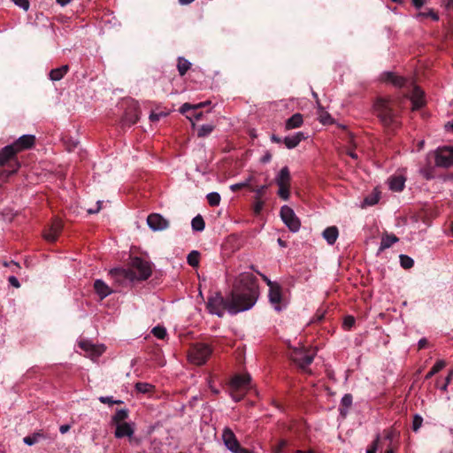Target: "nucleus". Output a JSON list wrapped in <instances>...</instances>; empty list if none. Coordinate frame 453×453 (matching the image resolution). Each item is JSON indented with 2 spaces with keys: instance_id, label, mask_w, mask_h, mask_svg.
Segmentation results:
<instances>
[{
  "instance_id": "nucleus-41",
  "label": "nucleus",
  "mask_w": 453,
  "mask_h": 453,
  "mask_svg": "<svg viewBox=\"0 0 453 453\" xmlns=\"http://www.w3.org/2000/svg\"><path fill=\"white\" fill-rule=\"evenodd\" d=\"M417 18L418 19H419V18H431L434 21H438L439 20L438 14L436 12H434L433 10H429L427 12H419L417 15Z\"/></svg>"
},
{
  "instance_id": "nucleus-20",
  "label": "nucleus",
  "mask_w": 453,
  "mask_h": 453,
  "mask_svg": "<svg viewBox=\"0 0 453 453\" xmlns=\"http://www.w3.org/2000/svg\"><path fill=\"white\" fill-rule=\"evenodd\" d=\"M388 184L389 189L394 192H400L405 185V178L402 175H394L388 178Z\"/></svg>"
},
{
  "instance_id": "nucleus-49",
  "label": "nucleus",
  "mask_w": 453,
  "mask_h": 453,
  "mask_svg": "<svg viewBox=\"0 0 453 453\" xmlns=\"http://www.w3.org/2000/svg\"><path fill=\"white\" fill-rule=\"evenodd\" d=\"M98 400L102 403H107V404H113V403H120V401H115L113 400L112 396H109V395H106V396H100L98 398Z\"/></svg>"
},
{
  "instance_id": "nucleus-25",
  "label": "nucleus",
  "mask_w": 453,
  "mask_h": 453,
  "mask_svg": "<svg viewBox=\"0 0 453 453\" xmlns=\"http://www.w3.org/2000/svg\"><path fill=\"white\" fill-rule=\"evenodd\" d=\"M68 70L69 66L67 65L52 69L50 72V79L53 81H60L67 73Z\"/></svg>"
},
{
  "instance_id": "nucleus-50",
  "label": "nucleus",
  "mask_w": 453,
  "mask_h": 453,
  "mask_svg": "<svg viewBox=\"0 0 453 453\" xmlns=\"http://www.w3.org/2000/svg\"><path fill=\"white\" fill-rule=\"evenodd\" d=\"M355 324V319L352 316H347L343 320V326L349 329Z\"/></svg>"
},
{
  "instance_id": "nucleus-12",
  "label": "nucleus",
  "mask_w": 453,
  "mask_h": 453,
  "mask_svg": "<svg viewBox=\"0 0 453 453\" xmlns=\"http://www.w3.org/2000/svg\"><path fill=\"white\" fill-rule=\"evenodd\" d=\"M35 142V136L34 134H23L19 137L14 142L9 144L12 149L18 154L25 150L31 149Z\"/></svg>"
},
{
  "instance_id": "nucleus-6",
  "label": "nucleus",
  "mask_w": 453,
  "mask_h": 453,
  "mask_svg": "<svg viewBox=\"0 0 453 453\" xmlns=\"http://www.w3.org/2000/svg\"><path fill=\"white\" fill-rule=\"evenodd\" d=\"M316 352L313 349H308L304 347L294 348L289 352L291 360L301 369L306 368L312 363Z\"/></svg>"
},
{
  "instance_id": "nucleus-56",
  "label": "nucleus",
  "mask_w": 453,
  "mask_h": 453,
  "mask_svg": "<svg viewBox=\"0 0 453 453\" xmlns=\"http://www.w3.org/2000/svg\"><path fill=\"white\" fill-rule=\"evenodd\" d=\"M272 159V155L269 151H266L264 156L261 157L260 161L263 163V164H266V163H269Z\"/></svg>"
},
{
  "instance_id": "nucleus-22",
  "label": "nucleus",
  "mask_w": 453,
  "mask_h": 453,
  "mask_svg": "<svg viewBox=\"0 0 453 453\" xmlns=\"http://www.w3.org/2000/svg\"><path fill=\"white\" fill-rule=\"evenodd\" d=\"M322 236L329 245H333L339 236V230L334 226H328L322 232Z\"/></svg>"
},
{
  "instance_id": "nucleus-31",
  "label": "nucleus",
  "mask_w": 453,
  "mask_h": 453,
  "mask_svg": "<svg viewBox=\"0 0 453 453\" xmlns=\"http://www.w3.org/2000/svg\"><path fill=\"white\" fill-rule=\"evenodd\" d=\"M44 435L42 433H34L32 435H28L23 438V442L27 446H32L37 443L41 439H43Z\"/></svg>"
},
{
  "instance_id": "nucleus-62",
  "label": "nucleus",
  "mask_w": 453,
  "mask_h": 453,
  "mask_svg": "<svg viewBox=\"0 0 453 453\" xmlns=\"http://www.w3.org/2000/svg\"><path fill=\"white\" fill-rule=\"evenodd\" d=\"M201 116H202V113H195L193 115L187 116V118L189 119L190 120H192L194 119L195 120L197 121L201 119Z\"/></svg>"
},
{
  "instance_id": "nucleus-37",
  "label": "nucleus",
  "mask_w": 453,
  "mask_h": 453,
  "mask_svg": "<svg viewBox=\"0 0 453 453\" xmlns=\"http://www.w3.org/2000/svg\"><path fill=\"white\" fill-rule=\"evenodd\" d=\"M134 388L138 392L145 394L150 392L153 388V386L146 382H137Z\"/></svg>"
},
{
  "instance_id": "nucleus-53",
  "label": "nucleus",
  "mask_w": 453,
  "mask_h": 453,
  "mask_svg": "<svg viewBox=\"0 0 453 453\" xmlns=\"http://www.w3.org/2000/svg\"><path fill=\"white\" fill-rule=\"evenodd\" d=\"M266 188H267L266 185H262V186L257 188L256 189H254V192L256 193V198H259L264 194V192L265 191Z\"/></svg>"
},
{
  "instance_id": "nucleus-33",
  "label": "nucleus",
  "mask_w": 453,
  "mask_h": 453,
  "mask_svg": "<svg viewBox=\"0 0 453 453\" xmlns=\"http://www.w3.org/2000/svg\"><path fill=\"white\" fill-rule=\"evenodd\" d=\"M200 254L196 250H192L187 257L188 264L193 267H196L199 264Z\"/></svg>"
},
{
  "instance_id": "nucleus-15",
  "label": "nucleus",
  "mask_w": 453,
  "mask_h": 453,
  "mask_svg": "<svg viewBox=\"0 0 453 453\" xmlns=\"http://www.w3.org/2000/svg\"><path fill=\"white\" fill-rule=\"evenodd\" d=\"M250 380V374L235 375L230 381V388L235 391L247 389Z\"/></svg>"
},
{
  "instance_id": "nucleus-43",
  "label": "nucleus",
  "mask_w": 453,
  "mask_h": 453,
  "mask_svg": "<svg viewBox=\"0 0 453 453\" xmlns=\"http://www.w3.org/2000/svg\"><path fill=\"white\" fill-rule=\"evenodd\" d=\"M423 423V418L419 414H415L412 420V430L414 432H418L421 427Z\"/></svg>"
},
{
  "instance_id": "nucleus-58",
  "label": "nucleus",
  "mask_w": 453,
  "mask_h": 453,
  "mask_svg": "<svg viewBox=\"0 0 453 453\" xmlns=\"http://www.w3.org/2000/svg\"><path fill=\"white\" fill-rule=\"evenodd\" d=\"M264 206V203L262 201H257L254 205V211L256 213H259Z\"/></svg>"
},
{
  "instance_id": "nucleus-51",
  "label": "nucleus",
  "mask_w": 453,
  "mask_h": 453,
  "mask_svg": "<svg viewBox=\"0 0 453 453\" xmlns=\"http://www.w3.org/2000/svg\"><path fill=\"white\" fill-rule=\"evenodd\" d=\"M165 116H166V113H165V112H158V113L152 112L150 114V119L152 122H156V121H158L161 118L165 117Z\"/></svg>"
},
{
  "instance_id": "nucleus-23",
  "label": "nucleus",
  "mask_w": 453,
  "mask_h": 453,
  "mask_svg": "<svg viewBox=\"0 0 453 453\" xmlns=\"http://www.w3.org/2000/svg\"><path fill=\"white\" fill-rule=\"evenodd\" d=\"M62 228L61 222L56 221L54 222L50 229L45 232L44 238L49 242H55L58 238V234L60 233Z\"/></svg>"
},
{
  "instance_id": "nucleus-61",
  "label": "nucleus",
  "mask_w": 453,
  "mask_h": 453,
  "mask_svg": "<svg viewBox=\"0 0 453 453\" xmlns=\"http://www.w3.org/2000/svg\"><path fill=\"white\" fill-rule=\"evenodd\" d=\"M287 445V442L285 441H281L279 444V446L275 449L276 453H280L281 451V449L284 448Z\"/></svg>"
},
{
  "instance_id": "nucleus-19",
  "label": "nucleus",
  "mask_w": 453,
  "mask_h": 453,
  "mask_svg": "<svg viewBox=\"0 0 453 453\" xmlns=\"http://www.w3.org/2000/svg\"><path fill=\"white\" fill-rule=\"evenodd\" d=\"M94 288L96 295L101 300L110 296L112 291L110 287L102 280H96L94 282Z\"/></svg>"
},
{
  "instance_id": "nucleus-63",
  "label": "nucleus",
  "mask_w": 453,
  "mask_h": 453,
  "mask_svg": "<svg viewBox=\"0 0 453 453\" xmlns=\"http://www.w3.org/2000/svg\"><path fill=\"white\" fill-rule=\"evenodd\" d=\"M271 141L273 142L280 143L281 142V139L280 137L276 136L275 134H273L271 136Z\"/></svg>"
},
{
  "instance_id": "nucleus-1",
  "label": "nucleus",
  "mask_w": 453,
  "mask_h": 453,
  "mask_svg": "<svg viewBox=\"0 0 453 453\" xmlns=\"http://www.w3.org/2000/svg\"><path fill=\"white\" fill-rule=\"evenodd\" d=\"M227 297L230 303L228 313L231 315L251 309L258 297L256 277L249 272L241 273Z\"/></svg>"
},
{
  "instance_id": "nucleus-17",
  "label": "nucleus",
  "mask_w": 453,
  "mask_h": 453,
  "mask_svg": "<svg viewBox=\"0 0 453 453\" xmlns=\"http://www.w3.org/2000/svg\"><path fill=\"white\" fill-rule=\"evenodd\" d=\"M412 109L418 110L425 104L424 92L418 87H414L411 94Z\"/></svg>"
},
{
  "instance_id": "nucleus-10",
  "label": "nucleus",
  "mask_w": 453,
  "mask_h": 453,
  "mask_svg": "<svg viewBox=\"0 0 453 453\" xmlns=\"http://www.w3.org/2000/svg\"><path fill=\"white\" fill-rule=\"evenodd\" d=\"M434 156L436 166L449 168L453 165V147L438 148Z\"/></svg>"
},
{
  "instance_id": "nucleus-60",
  "label": "nucleus",
  "mask_w": 453,
  "mask_h": 453,
  "mask_svg": "<svg viewBox=\"0 0 453 453\" xmlns=\"http://www.w3.org/2000/svg\"><path fill=\"white\" fill-rule=\"evenodd\" d=\"M70 426L69 425H62L60 427H59V432L64 434L65 433H67L69 430H70Z\"/></svg>"
},
{
  "instance_id": "nucleus-55",
  "label": "nucleus",
  "mask_w": 453,
  "mask_h": 453,
  "mask_svg": "<svg viewBox=\"0 0 453 453\" xmlns=\"http://www.w3.org/2000/svg\"><path fill=\"white\" fill-rule=\"evenodd\" d=\"M320 121L323 123V124H327V123H330L331 122V117L330 115L327 113V112H325L323 114L320 115Z\"/></svg>"
},
{
  "instance_id": "nucleus-44",
  "label": "nucleus",
  "mask_w": 453,
  "mask_h": 453,
  "mask_svg": "<svg viewBox=\"0 0 453 453\" xmlns=\"http://www.w3.org/2000/svg\"><path fill=\"white\" fill-rule=\"evenodd\" d=\"M380 434H378L376 435L375 440L372 441L371 446L366 449V453H377L378 447H379V441H380Z\"/></svg>"
},
{
  "instance_id": "nucleus-27",
  "label": "nucleus",
  "mask_w": 453,
  "mask_h": 453,
  "mask_svg": "<svg viewBox=\"0 0 453 453\" xmlns=\"http://www.w3.org/2000/svg\"><path fill=\"white\" fill-rule=\"evenodd\" d=\"M190 66L191 63L188 59L182 57L178 58L177 69L180 76H183L190 68Z\"/></svg>"
},
{
  "instance_id": "nucleus-64",
  "label": "nucleus",
  "mask_w": 453,
  "mask_h": 453,
  "mask_svg": "<svg viewBox=\"0 0 453 453\" xmlns=\"http://www.w3.org/2000/svg\"><path fill=\"white\" fill-rule=\"evenodd\" d=\"M72 0H57V3L59 4L61 6H65L68 4Z\"/></svg>"
},
{
  "instance_id": "nucleus-42",
  "label": "nucleus",
  "mask_w": 453,
  "mask_h": 453,
  "mask_svg": "<svg viewBox=\"0 0 453 453\" xmlns=\"http://www.w3.org/2000/svg\"><path fill=\"white\" fill-rule=\"evenodd\" d=\"M127 417H128V412L127 410H119L114 415L113 420L116 421V423H122L121 421L127 418Z\"/></svg>"
},
{
  "instance_id": "nucleus-29",
  "label": "nucleus",
  "mask_w": 453,
  "mask_h": 453,
  "mask_svg": "<svg viewBox=\"0 0 453 453\" xmlns=\"http://www.w3.org/2000/svg\"><path fill=\"white\" fill-rule=\"evenodd\" d=\"M210 104H211L210 101H205V102H203V103H200V104H188V103H185V104H183L180 106V111L181 113H186V112H188L190 110H197V109H200V108L204 107L206 105H209Z\"/></svg>"
},
{
  "instance_id": "nucleus-2",
  "label": "nucleus",
  "mask_w": 453,
  "mask_h": 453,
  "mask_svg": "<svg viewBox=\"0 0 453 453\" xmlns=\"http://www.w3.org/2000/svg\"><path fill=\"white\" fill-rule=\"evenodd\" d=\"M110 273L115 278L130 281L144 280L151 275L152 265L141 257H134L132 259L130 268H114L111 270Z\"/></svg>"
},
{
  "instance_id": "nucleus-52",
  "label": "nucleus",
  "mask_w": 453,
  "mask_h": 453,
  "mask_svg": "<svg viewBox=\"0 0 453 453\" xmlns=\"http://www.w3.org/2000/svg\"><path fill=\"white\" fill-rule=\"evenodd\" d=\"M8 281L12 287L16 288H19L20 287L19 280L13 275L9 276Z\"/></svg>"
},
{
  "instance_id": "nucleus-38",
  "label": "nucleus",
  "mask_w": 453,
  "mask_h": 453,
  "mask_svg": "<svg viewBox=\"0 0 453 453\" xmlns=\"http://www.w3.org/2000/svg\"><path fill=\"white\" fill-rule=\"evenodd\" d=\"M214 129V127L211 124H204L198 129V136L205 137L209 135Z\"/></svg>"
},
{
  "instance_id": "nucleus-45",
  "label": "nucleus",
  "mask_w": 453,
  "mask_h": 453,
  "mask_svg": "<svg viewBox=\"0 0 453 453\" xmlns=\"http://www.w3.org/2000/svg\"><path fill=\"white\" fill-rule=\"evenodd\" d=\"M278 195L283 200L287 201L289 198V187H279Z\"/></svg>"
},
{
  "instance_id": "nucleus-34",
  "label": "nucleus",
  "mask_w": 453,
  "mask_h": 453,
  "mask_svg": "<svg viewBox=\"0 0 453 453\" xmlns=\"http://www.w3.org/2000/svg\"><path fill=\"white\" fill-rule=\"evenodd\" d=\"M151 333L155 337L161 340L165 339L167 335L166 328L162 326H157L153 327Z\"/></svg>"
},
{
  "instance_id": "nucleus-11",
  "label": "nucleus",
  "mask_w": 453,
  "mask_h": 453,
  "mask_svg": "<svg viewBox=\"0 0 453 453\" xmlns=\"http://www.w3.org/2000/svg\"><path fill=\"white\" fill-rule=\"evenodd\" d=\"M147 224L152 231H163L169 227V220L159 213H151L147 218Z\"/></svg>"
},
{
  "instance_id": "nucleus-32",
  "label": "nucleus",
  "mask_w": 453,
  "mask_h": 453,
  "mask_svg": "<svg viewBox=\"0 0 453 453\" xmlns=\"http://www.w3.org/2000/svg\"><path fill=\"white\" fill-rule=\"evenodd\" d=\"M446 365V363L444 360H438L434 365V366L432 367V369L430 370L429 372H427V374L426 375V379H430L432 378L434 374H436L437 372H439L441 369H443Z\"/></svg>"
},
{
  "instance_id": "nucleus-4",
  "label": "nucleus",
  "mask_w": 453,
  "mask_h": 453,
  "mask_svg": "<svg viewBox=\"0 0 453 453\" xmlns=\"http://www.w3.org/2000/svg\"><path fill=\"white\" fill-rule=\"evenodd\" d=\"M229 305L228 297L224 298L219 292H215L208 297L206 309L210 314L222 318L226 311L228 312Z\"/></svg>"
},
{
  "instance_id": "nucleus-7",
  "label": "nucleus",
  "mask_w": 453,
  "mask_h": 453,
  "mask_svg": "<svg viewBox=\"0 0 453 453\" xmlns=\"http://www.w3.org/2000/svg\"><path fill=\"white\" fill-rule=\"evenodd\" d=\"M211 354V348L203 343H197L191 347L188 352V360L190 363L202 365L205 364Z\"/></svg>"
},
{
  "instance_id": "nucleus-48",
  "label": "nucleus",
  "mask_w": 453,
  "mask_h": 453,
  "mask_svg": "<svg viewBox=\"0 0 453 453\" xmlns=\"http://www.w3.org/2000/svg\"><path fill=\"white\" fill-rule=\"evenodd\" d=\"M14 4L19 6L24 11H27L29 9V2L28 0H12Z\"/></svg>"
},
{
  "instance_id": "nucleus-28",
  "label": "nucleus",
  "mask_w": 453,
  "mask_h": 453,
  "mask_svg": "<svg viewBox=\"0 0 453 453\" xmlns=\"http://www.w3.org/2000/svg\"><path fill=\"white\" fill-rule=\"evenodd\" d=\"M385 75L387 77L386 80L390 81L396 87H403L405 85L406 81L403 77L396 76L395 73H390V72L385 73Z\"/></svg>"
},
{
  "instance_id": "nucleus-40",
  "label": "nucleus",
  "mask_w": 453,
  "mask_h": 453,
  "mask_svg": "<svg viewBox=\"0 0 453 453\" xmlns=\"http://www.w3.org/2000/svg\"><path fill=\"white\" fill-rule=\"evenodd\" d=\"M251 180H252V178L249 177L246 180H244L243 181L232 184L230 186V189L232 191L235 192V191H237V190H239V189H241L242 188L248 187L250 184Z\"/></svg>"
},
{
  "instance_id": "nucleus-9",
  "label": "nucleus",
  "mask_w": 453,
  "mask_h": 453,
  "mask_svg": "<svg viewBox=\"0 0 453 453\" xmlns=\"http://www.w3.org/2000/svg\"><path fill=\"white\" fill-rule=\"evenodd\" d=\"M280 215L283 223L292 233H296L300 230V219L291 207L288 205L281 206Z\"/></svg>"
},
{
  "instance_id": "nucleus-13",
  "label": "nucleus",
  "mask_w": 453,
  "mask_h": 453,
  "mask_svg": "<svg viewBox=\"0 0 453 453\" xmlns=\"http://www.w3.org/2000/svg\"><path fill=\"white\" fill-rule=\"evenodd\" d=\"M80 347L84 349L92 359L100 357L105 351L104 345H95L88 341L81 342Z\"/></svg>"
},
{
  "instance_id": "nucleus-3",
  "label": "nucleus",
  "mask_w": 453,
  "mask_h": 453,
  "mask_svg": "<svg viewBox=\"0 0 453 453\" xmlns=\"http://www.w3.org/2000/svg\"><path fill=\"white\" fill-rule=\"evenodd\" d=\"M12 146L6 145L0 150V178L7 179L18 172L20 164Z\"/></svg>"
},
{
  "instance_id": "nucleus-21",
  "label": "nucleus",
  "mask_w": 453,
  "mask_h": 453,
  "mask_svg": "<svg viewBox=\"0 0 453 453\" xmlns=\"http://www.w3.org/2000/svg\"><path fill=\"white\" fill-rule=\"evenodd\" d=\"M275 182L279 187H289L290 173L287 166H284L280 169L275 177Z\"/></svg>"
},
{
  "instance_id": "nucleus-57",
  "label": "nucleus",
  "mask_w": 453,
  "mask_h": 453,
  "mask_svg": "<svg viewBox=\"0 0 453 453\" xmlns=\"http://www.w3.org/2000/svg\"><path fill=\"white\" fill-rule=\"evenodd\" d=\"M412 4L417 8H421L426 2V0H411Z\"/></svg>"
},
{
  "instance_id": "nucleus-46",
  "label": "nucleus",
  "mask_w": 453,
  "mask_h": 453,
  "mask_svg": "<svg viewBox=\"0 0 453 453\" xmlns=\"http://www.w3.org/2000/svg\"><path fill=\"white\" fill-rule=\"evenodd\" d=\"M453 379V369L450 370L445 378V383L441 386H440V389L442 391H447L448 386L451 382V380Z\"/></svg>"
},
{
  "instance_id": "nucleus-47",
  "label": "nucleus",
  "mask_w": 453,
  "mask_h": 453,
  "mask_svg": "<svg viewBox=\"0 0 453 453\" xmlns=\"http://www.w3.org/2000/svg\"><path fill=\"white\" fill-rule=\"evenodd\" d=\"M341 403L342 406L349 408L352 404V395L346 394L342 397Z\"/></svg>"
},
{
  "instance_id": "nucleus-39",
  "label": "nucleus",
  "mask_w": 453,
  "mask_h": 453,
  "mask_svg": "<svg viewBox=\"0 0 453 453\" xmlns=\"http://www.w3.org/2000/svg\"><path fill=\"white\" fill-rule=\"evenodd\" d=\"M380 200L379 193H373L364 199V205L372 206L376 204Z\"/></svg>"
},
{
  "instance_id": "nucleus-5",
  "label": "nucleus",
  "mask_w": 453,
  "mask_h": 453,
  "mask_svg": "<svg viewBox=\"0 0 453 453\" xmlns=\"http://www.w3.org/2000/svg\"><path fill=\"white\" fill-rule=\"evenodd\" d=\"M374 111L384 126H391L396 123V117L387 99L380 98L374 104Z\"/></svg>"
},
{
  "instance_id": "nucleus-36",
  "label": "nucleus",
  "mask_w": 453,
  "mask_h": 453,
  "mask_svg": "<svg viewBox=\"0 0 453 453\" xmlns=\"http://www.w3.org/2000/svg\"><path fill=\"white\" fill-rule=\"evenodd\" d=\"M207 200L210 205L217 206L220 203V196L218 192H211L207 195Z\"/></svg>"
},
{
  "instance_id": "nucleus-14",
  "label": "nucleus",
  "mask_w": 453,
  "mask_h": 453,
  "mask_svg": "<svg viewBox=\"0 0 453 453\" xmlns=\"http://www.w3.org/2000/svg\"><path fill=\"white\" fill-rule=\"evenodd\" d=\"M268 297L276 311H280L285 307L282 305L281 289L279 285L272 287V288L269 289Z\"/></svg>"
},
{
  "instance_id": "nucleus-30",
  "label": "nucleus",
  "mask_w": 453,
  "mask_h": 453,
  "mask_svg": "<svg viewBox=\"0 0 453 453\" xmlns=\"http://www.w3.org/2000/svg\"><path fill=\"white\" fill-rule=\"evenodd\" d=\"M191 227L194 231L202 232L205 227V223L201 215L193 218L191 221Z\"/></svg>"
},
{
  "instance_id": "nucleus-16",
  "label": "nucleus",
  "mask_w": 453,
  "mask_h": 453,
  "mask_svg": "<svg viewBox=\"0 0 453 453\" xmlns=\"http://www.w3.org/2000/svg\"><path fill=\"white\" fill-rule=\"evenodd\" d=\"M134 433V424L132 423H117L114 435L116 438L129 437L131 438Z\"/></svg>"
},
{
  "instance_id": "nucleus-54",
  "label": "nucleus",
  "mask_w": 453,
  "mask_h": 453,
  "mask_svg": "<svg viewBox=\"0 0 453 453\" xmlns=\"http://www.w3.org/2000/svg\"><path fill=\"white\" fill-rule=\"evenodd\" d=\"M101 203H102V201H97L96 205L95 208H89V209L87 210L88 213V214H95V213L99 212V211L101 210Z\"/></svg>"
},
{
  "instance_id": "nucleus-18",
  "label": "nucleus",
  "mask_w": 453,
  "mask_h": 453,
  "mask_svg": "<svg viewBox=\"0 0 453 453\" xmlns=\"http://www.w3.org/2000/svg\"><path fill=\"white\" fill-rule=\"evenodd\" d=\"M306 138L304 133L303 132H296L292 135L286 136L284 138V143L285 146L288 150L295 149L298 146V144Z\"/></svg>"
},
{
  "instance_id": "nucleus-26",
  "label": "nucleus",
  "mask_w": 453,
  "mask_h": 453,
  "mask_svg": "<svg viewBox=\"0 0 453 453\" xmlns=\"http://www.w3.org/2000/svg\"><path fill=\"white\" fill-rule=\"evenodd\" d=\"M398 242V238L394 234H385L381 238L379 250L382 251L390 248L393 244Z\"/></svg>"
},
{
  "instance_id": "nucleus-24",
  "label": "nucleus",
  "mask_w": 453,
  "mask_h": 453,
  "mask_svg": "<svg viewBox=\"0 0 453 453\" xmlns=\"http://www.w3.org/2000/svg\"><path fill=\"white\" fill-rule=\"evenodd\" d=\"M303 123V115L301 113H295L286 120L285 128L287 130L300 127Z\"/></svg>"
},
{
  "instance_id": "nucleus-59",
  "label": "nucleus",
  "mask_w": 453,
  "mask_h": 453,
  "mask_svg": "<svg viewBox=\"0 0 453 453\" xmlns=\"http://www.w3.org/2000/svg\"><path fill=\"white\" fill-rule=\"evenodd\" d=\"M261 276H262L263 280L267 283V285L269 286L270 288H272V287L278 285L277 283H274L271 280H269L265 275L261 274Z\"/></svg>"
},
{
  "instance_id": "nucleus-8",
  "label": "nucleus",
  "mask_w": 453,
  "mask_h": 453,
  "mask_svg": "<svg viewBox=\"0 0 453 453\" xmlns=\"http://www.w3.org/2000/svg\"><path fill=\"white\" fill-rule=\"evenodd\" d=\"M222 441L225 447L232 453H250L249 449L241 446L233 430L227 426L222 431Z\"/></svg>"
},
{
  "instance_id": "nucleus-35",
  "label": "nucleus",
  "mask_w": 453,
  "mask_h": 453,
  "mask_svg": "<svg viewBox=\"0 0 453 453\" xmlns=\"http://www.w3.org/2000/svg\"><path fill=\"white\" fill-rule=\"evenodd\" d=\"M399 259H400V264H401L402 267H403L405 269L411 268L414 265L413 259L407 255H403V254L400 255Z\"/></svg>"
}]
</instances>
